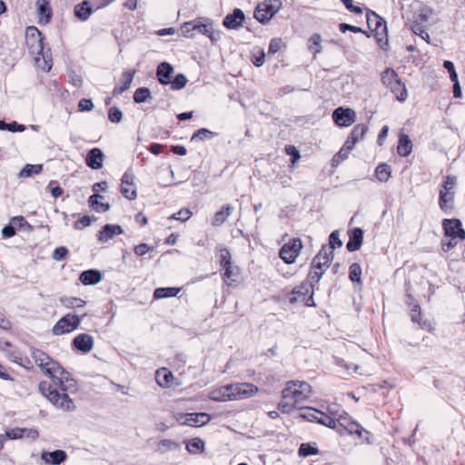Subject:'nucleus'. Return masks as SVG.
I'll list each match as a JSON object with an SVG mask.
<instances>
[{
	"mask_svg": "<svg viewBox=\"0 0 465 465\" xmlns=\"http://www.w3.org/2000/svg\"><path fill=\"white\" fill-rule=\"evenodd\" d=\"M454 199V192H440L439 204L442 211L447 212Z\"/></svg>",
	"mask_w": 465,
	"mask_h": 465,
	"instance_id": "c9c22d12",
	"label": "nucleus"
},
{
	"mask_svg": "<svg viewBox=\"0 0 465 465\" xmlns=\"http://www.w3.org/2000/svg\"><path fill=\"white\" fill-rule=\"evenodd\" d=\"M210 420V415L204 412L187 413L183 423L188 426H203L207 424Z\"/></svg>",
	"mask_w": 465,
	"mask_h": 465,
	"instance_id": "b1692460",
	"label": "nucleus"
},
{
	"mask_svg": "<svg viewBox=\"0 0 465 465\" xmlns=\"http://www.w3.org/2000/svg\"><path fill=\"white\" fill-rule=\"evenodd\" d=\"M108 118L113 123H120L123 118L122 111L117 107H111L108 112Z\"/></svg>",
	"mask_w": 465,
	"mask_h": 465,
	"instance_id": "4d7b16f0",
	"label": "nucleus"
},
{
	"mask_svg": "<svg viewBox=\"0 0 465 465\" xmlns=\"http://www.w3.org/2000/svg\"><path fill=\"white\" fill-rule=\"evenodd\" d=\"M324 273V271L319 270L318 268L311 267V271L308 275V282L310 288L313 289L314 284L318 283Z\"/></svg>",
	"mask_w": 465,
	"mask_h": 465,
	"instance_id": "37998d69",
	"label": "nucleus"
},
{
	"mask_svg": "<svg viewBox=\"0 0 465 465\" xmlns=\"http://www.w3.org/2000/svg\"><path fill=\"white\" fill-rule=\"evenodd\" d=\"M81 323V318L71 313L62 317L53 327V334L62 335L75 330Z\"/></svg>",
	"mask_w": 465,
	"mask_h": 465,
	"instance_id": "39448f33",
	"label": "nucleus"
},
{
	"mask_svg": "<svg viewBox=\"0 0 465 465\" xmlns=\"http://www.w3.org/2000/svg\"><path fill=\"white\" fill-rule=\"evenodd\" d=\"M79 280L84 285H94L101 282L102 273L98 270L90 269L83 272Z\"/></svg>",
	"mask_w": 465,
	"mask_h": 465,
	"instance_id": "393cba45",
	"label": "nucleus"
},
{
	"mask_svg": "<svg viewBox=\"0 0 465 465\" xmlns=\"http://www.w3.org/2000/svg\"><path fill=\"white\" fill-rule=\"evenodd\" d=\"M309 42L311 44L309 46V49H311L314 53V54L322 52V46H321L322 37L319 34H313L311 36Z\"/></svg>",
	"mask_w": 465,
	"mask_h": 465,
	"instance_id": "8fccbe9b",
	"label": "nucleus"
},
{
	"mask_svg": "<svg viewBox=\"0 0 465 465\" xmlns=\"http://www.w3.org/2000/svg\"><path fill=\"white\" fill-rule=\"evenodd\" d=\"M156 381L163 388H168L173 376L167 369L158 370L156 371Z\"/></svg>",
	"mask_w": 465,
	"mask_h": 465,
	"instance_id": "473e14b6",
	"label": "nucleus"
},
{
	"mask_svg": "<svg viewBox=\"0 0 465 465\" xmlns=\"http://www.w3.org/2000/svg\"><path fill=\"white\" fill-rule=\"evenodd\" d=\"M302 248V241L299 238H295L282 245L279 255L285 263L292 264L295 262Z\"/></svg>",
	"mask_w": 465,
	"mask_h": 465,
	"instance_id": "423d86ee",
	"label": "nucleus"
},
{
	"mask_svg": "<svg viewBox=\"0 0 465 465\" xmlns=\"http://www.w3.org/2000/svg\"><path fill=\"white\" fill-rule=\"evenodd\" d=\"M286 153L292 156V163L294 164L301 157L299 151L293 145H288L285 147Z\"/></svg>",
	"mask_w": 465,
	"mask_h": 465,
	"instance_id": "0e129e2a",
	"label": "nucleus"
},
{
	"mask_svg": "<svg viewBox=\"0 0 465 465\" xmlns=\"http://www.w3.org/2000/svg\"><path fill=\"white\" fill-rule=\"evenodd\" d=\"M192 216V212L189 209H182L179 212L173 213L169 219H174L182 222H185Z\"/></svg>",
	"mask_w": 465,
	"mask_h": 465,
	"instance_id": "13d9d810",
	"label": "nucleus"
},
{
	"mask_svg": "<svg viewBox=\"0 0 465 465\" xmlns=\"http://www.w3.org/2000/svg\"><path fill=\"white\" fill-rule=\"evenodd\" d=\"M390 89L391 93L394 94L397 100L403 102L407 99V89L401 79L390 86Z\"/></svg>",
	"mask_w": 465,
	"mask_h": 465,
	"instance_id": "72a5a7b5",
	"label": "nucleus"
},
{
	"mask_svg": "<svg viewBox=\"0 0 465 465\" xmlns=\"http://www.w3.org/2000/svg\"><path fill=\"white\" fill-rule=\"evenodd\" d=\"M411 318L413 322H418L422 328H425L426 322L420 323V308L418 304H414L411 308Z\"/></svg>",
	"mask_w": 465,
	"mask_h": 465,
	"instance_id": "680f3d73",
	"label": "nucleus"
},
{
	"mask_svg": "<svg viewBox=\"0 0 465 465\" xmlns=\"http://www.w3.org/2000/svg\"><path fill=\"white\" fill-rule=\"evenodd\" d=\"M232 210L233 208L230 204L223 206V208L214 214L212 223L213 225L216 227L222 225L232 214Z\"/></svg>",
	"mask_w": 465,
	"mask_h": 465,
	"instance_id": "bb28decb",
	"label": "nucleus"
},
{
	"mask_svg": "<svg viewBox=\"0 0 465 465\" xmlns=\"http://www.w3.org/2000/svg\"><path fill=\"white\" fill-rule=\"evenodd\" d=\"M173 73V67L166 62L161 63L156 70V75L158 81L163 84L167 85L171 83V76Z\"/></svg>",
	"mask_w": 465,
	"mask_h": 465,
	"instance_id": "4be33fe9",
	"label": "nucleus"
},
{
	"mask_svg": "<svg viewBox=\"0 0 465 465\" xmlns=\"http://www.w3.org/2000/svg\"><path fill=\"white\" fill-rule=\"evenodd\" d=\"M228 385L230 390V396H232V401L252 397L258 391V387L252 383L243 382Z\"/></svg>",
	"mask_w": 465,
	"mask_h": 465,
	"instance_id": "0eeeda50",
	"label": "nucleus"
},
{
	"mask_svg": "<svg viewBox=\"0 0 465 465\" xmlns=\"http://www.w3.org/2000/svg\"><path fill=\"white\" fill-rule=\"evenodd\" d=\"M42 164H26L20 172L19 176L25 178L30 177L33 174H38L42 172Z\"/></svg>",
	"mask_w": 465,
	"mask_h": 465,
	"instance_id": "a19ab883",
	"label": "nucleus"
},
{
	"mask_svg": "<svg viewBox=\"0 0 465 465\" xmlns=\"http://www.w3.org/2000/svg\"><path fill=\"white\" fill-rule=\"evenodd\" d=\"M213 136V132H211L210 130H208L206 128H201V129L197 130L193 134L191 141H195V140L203 141L205 139H210Z\"/></svg>",
	"mask_w": 465,
	"mask_h": 465,
	"instance_id": "603ef678",
	"label": "nucleus"
},
{
	"mask_svg": "<svg viewBox=\"0 0 465 465\" xmlns=\"http://www.w3.org/2000/svg\"><path fill=\"white\" fill-rule=\"evenodd\" d=\"M351 434L355 433L358 436L361 437L363 432H367L362 427L355 422H350L346 429Z\"/></svg>",
	"mask_w": 465,
	"mask_h": 465,
	"instance_id": "338daca9",
	"label": "nucleus"
},
{
	"mask_svg": "<svg viewBox=\"0 0 465 465\" xmlns=\"http://www.w3.org/2000/svg\"><path fill=\"white\" fill-rule=\"evenodd\" d=\"M349 151L347 149L341 148L332 158V165L337 166L345 159L348 158Z\"/></svg>",
	"mask_w": 465,
	"mask_h": 465,
	"instance_id": "052dcab7",
	"label": "nucleus"
},
{
	"mask_svg": "<svg viewBox=\"0 0 465 465\" xmlns=\"http://www.w3.org/2000/svg\"><path fill=\"white\" fill-rule=\"evenodd\" d=\"M41 459L49 465H59L65 461L67 454L64 450H56L54 451H42Z\"/></svg>",
	"mask_w": 465,
	"mask_h": 465,
	"instance_id": "6ab92c4d",
	"label": "nucleus"
},
{
	"mask_svg": "<svg viewBox=\"0 0 465 465\" xmlns=\"http://www.w3.org/2000/svg\"><path fill=\"white\" fill-rule=\"evenodd\" d=\"M60 302L66 308H81L85 305V302L80 298L63 296Z\"/></svg>",
	"mask_w": 465,
	"mask_h": 465,
	"instance_id": "e433bc0d",
	"label": "nucleus"
},
{
	"mask_svg": "<svg viewBox=\"0 0 465 465\" xmlns=\"http://www.w3.org/2000/svg\"><path fill=\"white\" fill-rule=\"evenodd\" d=\"M375 174L380 182H387L391 177V166L387 163L379 164L375 170Z\"/></svg>",
	"mask_w": 465,
	"mask_h": 465,
	"instance_id": "58836bf2",
	"label": "nucleus"
},
{
	"mask_svg": "<svg viewBox=\"0 0 465 465\" xmlns=\"http://www.w3.org/2000/svg\"><path fill=\"white\" fill-rule=\"evenodd\" d=\"M180 288L175 287L157 288L153 292V298L158 300L175 297L180 292Z\"/></svg>",
	"mask_w": 465,
	"mask_h": 465,
	"instance_id": "7c9ffc66",
	"label": "nucleus"
},
{
	"mask_svg": "<svg viewBox=\"0 0 465 465\" xmlns=\"http://www.w3.org/2000/svg\"><path fill=\"white\" fill-rule=\"evenodd\" d=\"M151 95V92L147 87H140L134 94V100L137 104L145 102Z\"/></svg>",
	"mask_w": 465,
	"mask_h": 465,
	"instance_id": "a18cd8bd",
	"label": "nucleus"
},
{
	"mask_svg": "<svg viewBox=\"0 0 465 465\" xmlns=\"http://www.w3.org/2000/svg\"><path fill=\"white\" fill-rule=\"evenodd\" d=\"M282 3L279 0H266L257 5L254 11V17L260 23L269 22L279 11Z\"/></svg>",
	"mask_w": 465,
	"mask_h": 465,
	"instance_id": "20e7f679",
	"label": "nucleus"
},
{
	"mask_svg": "<svg viewBox=\"0 0 465 465\" xmlns=\"http://www.w3.org/2000/svg\"><path fill=\"white\" fill-rule=\"evenodd\" d=\"M245 20L244 13L240 8H235L232 14L225 15L223 25L227 29H239Z\"/></svg>",
	"mask_w": 465,
	"mask_h": 465,
	"instance_id": "4468645a",
	"label": "nucleus"
},
{
	"mask_svg": "<svg viewBox=\"0 0 465 465\" xmlns=\"http://www.w3.org/2000/svg\"><path fill=\"white\" fill-rule=\"evenodd\" d=\"M412 149V143L407 134H401L397 152L401 156H408Z\"/></svg>",
	"mask_w": 465,
	"mask_h": 465,
	"instance_id": "cd10ccee",
	"label": "nucleus"
},
{
	"mask_svg": "<svg viewBox=\"0 0 465 465\" xmlns=\"http://www.w3.org/2000/svg\"><path fill=\"white\" fill-rule=\"evenodd\" d=\"M99 198H103L102 195L94 193L89 197V205L98 213H104L110 210L111 205L109 203H104L98 201Z\"/></svg>",
	"mask_w": 465,
	"mask_h": 465,
	"instance_id": "2f4dec72",
	"label": "nucleus"
},
{
	"mask_svg": "<svg viewBox=\"0 0 465 465\" xmlns=\"http://www.w3.org/2000/svg\"><path fill=\"white\" fill-rule=\"evenodd\" d=\"M53 381V388H61L63 384L73 380L71 374L65 371L59 363L54 368L51 369V373L48 375Z\"/></svg>",
	"mask_w": 465,
	"mask_h": 465,
	"instance_id": "2eb2a0df",
	"label": "nucleus"
},
{
	"mask_svg": "<svg viewBox=\"0 0 465 465\" xmlns=\"http://www.w3.org/2000/svg\"><path fill=\"white\" fill-rule=\"evenodd\" d=\"M124 233V230L120 225L105 224L98 233V241L107 242L115 235Z\"/></svg>",
	"mask_w": 465,
	"mask_h": 465,
	"instance_id": "aec40b11",
	"label": "nucleus"
},
{
	"mask_svg": "<svg viewBox=\"0 0 465 465\" xmlns=\"http://www.w3.org/2000/svg\"><path fill=\"white\" fill-rule=\"evenodd\" d=\"M301 416L309 421H316L331 429L336 428L335 417L329 416L315 409L309 408L308 411Z\"/></svg>",
	"mask_w": 465,
	"mask_h": 465,
	"instance_id": "6e6552de",
	"label": "nucleus"
},
{
	"mask_svg": "<svg viewBox=\"0 0 465 465\" xmlns=\"http://www.w3.org/2000/svg\"><path fill=\"white\" fill-rule=\"evenodd\" d=\"M25 126L23 125V124H20L16 122H12V123H5V121L3 120H0V130H6V131H9V132H23L25 131Z\"/></svg>",
	"mask_w": 465,
	"mask_h": 465,
	"instance_id": "de8ad7c7",
	"label": "nucleus"
},
{
	"mask_svg": "<svg viewBox=\"0 0 465 465\" xmlns=\"http://www.w3.org/2000/svg\"><path fill=\"white\" fill-rule=\"evenodd\" d=\"M445 237L465 239V231L458 219H444L442 222Z\"/></svg>",
	"mask_w": 465,
	"mask_h": 465,
	"instance_id": "1a4fd4ad",
	"label": "nucleus"
},
{
	"mask_svg": "<svg viewBox=\"0 0 465 465\" xmlns=\"http://www.w3.org/2000/svg\"><path fill=\"white\" fill-rule=\"evenodd\" d=\"M135 73H136L135 70H131V71L123 73L122 78H123V80H124V85H122L119 87L116 86L113 92L114 95L121 94L130 88Z\"/></svg>",
	"mask_w": 465,
	"mask_h": 465,
	"instance_id": "c85d7f7f",
	"label": "nucleus"
},
{
	"mask_svg": "<svg viewBox=\"0 0 465 465\" xmlns=\"http://www.w3.org/2000/svg\"><path fill=\"white\" fill-rule=\"evenodd\" d=\"M186 450L193 454L203 452L204 450V441L200 438H193L187 442Z\"/></svg>",
	"mask_w": 465,
	"mask_h": 465,
	"instance_id": "ea45409f",
	"label": "nucleus"
},
{
	"mask_svg": "<svg viewBox=\"0 0 465 465\" xmlns=\"http://www.w3.org/2000/svg\"><path fill=\"white\" fill-rule=\"evenodd\" d=\"M199 30L203 35H208L212 40H213V37L212 35V25H205V24H196L192 25V23H184L181 27L182 35L185 37H193V31Z\"/></svg>",
	"mask_w": 465,
	"mask_h": 465,
	"instance_id": "f3484780",
	"label": "nucleus"
},
{
	"mask_svg": "<svg viewBox=\"0 0 465 465\" xmlns=\"http://www.w3.org/2000/svg\"><path fill=\"white\" fill-rule=\"evenodd\" d=\"M367 24L368 27L371 31H375L377 36L381 35H386L387 33V25L385 20L378 15L373 11H368L367 13Z\"/></svg>",
	"mask_w": 465,
	"mask_h": 465,
	"instance_id": "f8f14e48",
	"label": "nucleus"
},
{
	"mask_svg": "<svg viewBox=\"0 0 465 465\" xmlns=\"http://www.w3.org/2000/svg\"><path fill=\"white\" fill-rule=\"evenodd\" d=\"M361 267L359 263L354 262L350 266L349 269V278L351 282H356L360 284H361Z\"/></svg>",
	"mask_w": 465,
	"mask_h": 465,
	"instance_id": "c03bdc74",
	"label": "nucleus"
},
{
	"mask_svg": "<svg viewBox=\"0 0 465 465\" xmlns=\"http://www.w3.org/2000/svg\"><path fill=\"white\" fill-rule=\"evenodd\" d=\"M5 436L9 440L22 439L25 436V430H23V428L15 427V428L6 430Z\"/></svg>",
	"mask_w": 465,
	"mask_h": 465,
	"instance_id": "6e6d98bb",
	"label": "nucleus"
},
{
	"mask_svg": "<svg viewBox=\"0 0 465 465\" xmlns=\"http://www.w3.org/2000/svg\"><path fill=\"white\" fill-rule=\"evenodd\" d=\"M92 218L88 215L83 216L81 219H79L77 222H75L74 227L75 230H81L84 227H87L91 224Z\"/></svg>",
	"mask_w": 465,
	"mask_h": 465,
	"instance_id": "774afa93",
	"label": "nucleus"
},
{
	"mask_svg": "<svg viewBox=\"0 0 465 465\" xmlns=\"http://www.w3.org/2000/svg\"><path fill=\"white\" fill-rule=\"evenodd\" d=\"M367 131L368 127L365 124H357L351 133V139L354 140V142H359L363 138Z\"/></svg>",
	"mask_w": 465,
	"mask_h": 465,
	"instance_id": "49530a36",
	"label": "nucleus"
},
{
	"mask_svg": "<svg viewBox=\"0 0 465 465\" xmlns=\"http://www.w3.org/2000/svg\"><path fill=\"white\" fill-rule=\"evenodd\" d=\"M26 45L31 54H36L35 63L43 71L48 72L52 67L50 50L45 51L44 36L35 26H29L26 29Z\"/></svg>",
	"mask_w": 465,
	"mask_h": 465,
	"instance_id": "7ed1b4c3",
	"label": "nucleus"
},
{
	"mask_svg": "<svg viewBox=\"0 0 465 465\" xmlns=\"http://www.w3.org/2000/svg\"><path fill=\"white\" fill-rule=\"evenodd\" d=\"M444 68L449 72L450 78L451 82H457L458 81V74L455 71V67L452 62L450 61H444L443 63Z\"/></svg>",
	"mask_w": 465,
	"mask_h": 465,
	"instance_id": "e2e57ef3",
	"label": "nucleus"
},
{
	"mask_svg": "<svg viewBox=\"0 0 465 465\" xmlns=\"http://www.w3.org/2000/svg\"><path fill=\"white\" fill-rule=\"evenodd\" d=\"M104 154L99 148L91 149L86 155L85 163L87 166L94 170H99L103 167Z\"/></svg>",
	"mask_w": 465,
	"mask_h": 465,
	"instance_id": "a211bd4d",
	"label": "nucleus"
},
{
	"mask_svg": "<svg viewBox=\"0 0 465 465\" xmlns=\"http://www.w3.org/2000/svg\"><path fill=\"white\" fill-rule=\"evenodd\" d=\"M220 263L222 267L228 266L232 264L231 262V253L226 248H220Z\"/></svg>",
	"mask_w": 465,
	"mask_h": 465,
	"instance_id": "bf43d9fd",
	"label": "nucleus"
},
{
	"mask_svg": "<svg viewBox=\"0 0 465 465\" xmlns=\"http://www.w3.org/2000/svg\"><path fill=\"white\" fill-rule=\"evenodd\" d=\"M68 251L65 247L61 246L54 249L52 254V258L55 261H61L65 258Z\"/></svg>",
	"mask_w": 465,
	"mask_h": 465,
	"instance_id": "69168bd1",
	"label": "nucleus"
},
{
	"mask_svg": "<svg viewBox=\"0 0 465 465\" xmlns=\"http://www.w3.org/2000/svg\"><path fill=\"white\" fill-rule=\"evenodd\" d=\"M350 239L346 244V248L349 252L358 251L361 244L363 239V231L361 228H354L350 232Z\"/></svg>",
	"mask_w": 465,
	"mask_h": 465,
	"instance_id": "5701e85b",
	"label": "nucleus"
},
{
	"mask_svg": "<svg viewBox=\"0 0 465 465\" xmlns=\"http://www.w3.org/2000/svg\"><path fill=\"white\" fill-rule=\"evenodd\" d=\"M223 268L224 270L223 279L228 285H231L232 282H236L238 281L239 270L237 267H232V265L230 264Z\"/></svg>",
	"mask_w": 465,
	"mask_h": 465,
	"instance_id": "f704fd0d",
	"label": "nucleus"
},
{
	"mask_svg": "<svg viewBox=\"0 0 465 465\" xmlns=\"http://www.w3.org/2000/svg\"><path fill=\"white\" fill-rule=\"evenodd\" d=\"M39 390L47 400L56 408L65 411H71L75 409L73 400L68 396L65 391H75L77 390L76 381L73 379L63 384L58 391L57 388H53L52 384L42 381L39 384Z\"/></svg>",
	"mask_w": 465,
	"mask_h": 465,
	"instance_id": "f03ea898",
	"label": "nucleus"
},
{
	"mask_svg": "<svg viewBox=\"0 0 465 465\" xmlns=\"http://www.w3.org/2000/svg\"><path fill=\"white\" fill-rule=\"evenodd\" d=\"M134 175L129 173H125L121 179V193L125 198L129 200H134L137 196V192L134 184Z\"/></svg>",
	"mask_w": 465,
	"mask_h": 465,
	"instance_id": "dca6fc26",
	"label": "nucleus"
},
{
	"mask_svg": "<svg viewBox=\"0 0 465 465\" xmlns=\"http://www.w3.org/2000/svg\"><path fill=\"white\" fill-rule=\"evenodd\" d=\"M330 245L327 248H330L331 251L333 252L334 249L339 248L342 245V242L340 239L339 232L333 231L329 237Z\"/></svg>",
	"mask_w": 465,
	"mask_h": 465,
	"instance_id": "864d4df0",
	"label": "nucleus"
},
{
	"mask_svg": "<svg viewBox=\"0 0 465 465\" xmlns=\"http://www.w3.org/2000/svg\"><path fill=\"white\" fill-rule=\"evenodd\" d=\"M93 9L89 5V2L84 1L83 3L75 5L74 7V15L77 18L82 21L87 20V18L92 14Z\"/></svg>",
	"mask_w": 465,
	"mask_h": 465,
	"instance_id": "c756f323",
	"label": "nucleus"
},
{
	"mask_svg": "<svg viewBox=\"0 0 465 465\" xmlns=\"http://www.w3.org/2000/svg\"><path fill=\"white\" fill-rule=\"evenodd\" d=\"M74 345L77 350L86 353L93 349L94 339L89 334L81 333L74 339Z\"/></svg>",
	"mask_w": 465,
	"mask_h": 465,
	"instance_id": "412c9836",
	"label": "nucleus"
},
{
	"mask_svg": "<svg viewBox=\"0 0 465 465\" xmlns=\"http://www.w3.org/2000/svg\"><path fill=\"white\" fill-rule=\"evenodd\" d=\"M333 257L332 251L327 248L326 245H323L319 253L313 258L312 266L325 272L329 268Z\"/></svg>",
	"mask_w": 465,
	"mask_h": 465,
	"instance_id": "9b49d317",
	"label": "nucleus"
},
{
	"mask_svg": "<svg viewBox=\"0 0 465 465\" xmlns=\"http://www.w3.org/2000/svg\"><path fill=\"white\" fill-rule=\"evenodd\" d=\"M229 385L223 386L217 390H213L210 392L209 398L214 401H232L230 396Z\"/></svg>",
	"mask_w": 465,
	"mask_h": 465,
	"instance_id": "a878e982",
	"label": "nucleus"
},
{
	"mask_svg": "<svg viewBox=\"0 0 465 465\" xmlns=\"http://www.w3.org/2000/svg\"><path fill=\"white\" fill-rule=\"evenodd\" d=\"M332 118L337 125L349 126L355 121V113L351 109H343L342 107H339L334 110Z\"/></svg>",
	"mask_w": 465,
	"mask_h": 465,
	"instance_id": "ddd939ff",
	"label": "nucleus"
},
{
	"mask_svg": "<svg viewBox=\"0 0 465 465\" xmlns=\"http://www.w3.org/2000/svg\"><path fill=\"white\" fill-rule=\"evenodd\" d=\"M319 450L316 447L310 445L309 443H302L299 449V455L302 457H308L311 455L318 454Z\"/></svg>",
	"mask_w": 465,
	"mask_h": 465,
	"instance_id": "3c124183",
	"label": "nucleus"
},
{
	"mask_svg": "<svg viewBox=\"0 0 465 465\" xmlns=\"http://www.w3.org/2000/svg\"><path fill=\"white\" fill-rule=\"evenodd\" d=\"M50 0H39L37 2L38 5V14L42 18H45V23H48L51 17V10L48 6Z\"/></svg>",
	"mask_w": 465,
	"mask_h": 465,
	"instance_id": "79ce46f5",
	"label": "nucleus"
},
{
	"mask_svg": "<svg viewBox=\"0 0 465 465\" xmlns=\"http://www.w3.org/2000/svg\"><path fill=\"white\" fill-rule=\"evenodd\" d=\"M31 355L35 364L39 366L43 372L47 376L51 373V369L54 368L58 363L57 361H53L45 351L41 350H33Z\"/></svg>",
	"mask_w": 465,
	"mask_h": 465,
	"instance_id": "9d476101",
	"label": "nucleus"
},
{
	"mask_svg": "<svg viewBox=\"0 0 465 465\" xmlns=\"http://www.w3.org/2000/svg\"><path fill=\"white\" fill-rule=\"evenodd\" d=\"M312 393V386L306 381H289L282 391V401L278 409L283 413H291L294 409H302V403Z\"/></svg>",
	"mask_w": 465,
	"mask_h": 465,
	"instance_id": "f257e3e1",
	"label": "nucleus"
},
{
	"mask_svg": "<svg viewBox=\"0 0 465 465\" xmlns=\"http://www.w3.org/2000/svg\"><path fill=\"white\" fill-rule=\"evenodd\" d=\"M457 180L455 176H447L441 185L442 189L440 192H453Z\"/></svg>",
	"mask_w": 465,
	"mask_h": 465,
	"instance_id": "5fc2aeb1",
	"label": "nucleus"
},
{
	"mask_svg": "<svg viewBox=\"0 0 465 465\" xmlns=\"http://www.w3.org/2000/svg\"><path fill=\"white\" fill-rule=\"evenodd\" d=\"M399 80L400 78L398 74L391 68H387L381 74V81L383 84L389 88Z\"/></svg>",
	"mask_w": 465,
	"mask_h": 465,
	"instance_id": "4c0bfd02",
	"label": "nucleus"
},
{
	"mask_svg": "<svg viewBox=\"0 0 465 465\" xmlns=\"http://www.w3.org/2000/svg\"><path fill=\"white\" fill-rule=\"evenodd\" d=\"M187 84V78L183 74H178L169 84L173 90H181Z\"/></svg>",
	"mask_w": 465,
	"mask_h": 465,
	"instance_id": "09e8293b",
	"label": "nucleus"
}]
</instances>
